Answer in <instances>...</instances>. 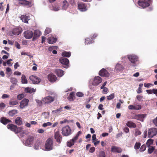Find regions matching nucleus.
I'll list each match as a JSON object with an SVG mask.
<instances>
[{
    "mask_svg": "<svg viewBox=\"0 0 157 157\" xmlns=\"http://www.w3.org/2000/svg\"><path fill=\"white\" fill-rule=\"evenodd\" d=\"M127 57L131 63L134 64L132 66H136V63L138 60V57L134 55H128Z\"/></svg>",
    "mask_w": 157,
    "mask_h": 157,
    "instance_id": "nucleus-7",
    "label": "nucleus"
},
{
    "mask_svg": "<svg viewBox=\"0 0 157 157\" xmlns=\"http://www.w3.org/2000/svg\"><path fill=\"white\" fill-rule=\"evenodd\" d=\"M141 145V144L140 142H136L135 145H134V148L135 149L137 150L139 149Z\"/></svg>",
    "mask_w": 157,
    "mask_h": 157,
    "instance_id": "nucleus-40",
    "label": "nucleus"
},
{
    "mask_svg": "<svg viewBox=\"0 0 157 157\" xmlns=\"http://www.w3.org/2000/svg\"><path fill=\"white\" fill-rule=\"evenodd\" d=\"M0 121L1 123L5 125L12 122L10 120L7 119L4 117L1 118Z\"/></svg>",
    "mask_w": 157,
    "mask_h": 157,
    "instance_id": "nucleus-21",
    "label": "nucleus"
},
{
    "mask_svg": "<svg viewBox=\"0 0 157 157\" xmlns=\"http://www.w3.org/2000/svg\"><path fill=\"white\" fill-rule=\"evenodd\" d=\"M95 150V148L94 147H91L89 150V152L90 153L94 152Z\"/></svg>",
    "mask_w": 157,
    "mask_h": 157,
    "instance_id": "nucleus-57",
    "label": "nucleus"
},
{
    "mask_svg": "<svg viewBox=\"0 0 157 157\" xmlns=\"http://www.w3.org/2000/svg\"><path fill=\"white\" fill-rule=\"evenodd\" d=\"M154 124L157 127V117L153 120Z\"/></svg>",
    "mask_w": 157,
    "mask_h": 157,
    "instance_id": "nucleus-62",
    "label": "nucleus"
},
{
    "mask_svg": "<svg viewBox=\"0 0 157 157\" xmlns=\"http://www.w3.org/2000/svg\"><path fill=\"white\" fill-rule=\"evenodd\" d=\"M18 3L19 4L23 6H30L31 5V2L26 0H18Z\"/></svg>",
    "mask_w": 157,
    "mask_h": 157,
    "instance_id": "nucleus-19",
    "label": "nucleus"
},
{
    "mask_svg": "<svg viewBox=\"0 0 157 157\" xmlns=\"http://www.w3.org/2000/svg\"><path fill=\"white\" fill-rule=\"evenodd\" d=\"M7 128L10 130L17 133L21 132L23 128L21 127H17V126L13 124H9L7 125Z\"/></svg>",
    "mask_w": 157,
    "mask_h": 157,
    "instance_id": "nucleus-1",
    "label": "nucleus"
},
{
    "mask_svg": "<svg viewBox=\"0 0 157 157\" xmlns=\"http://www.w3.org/2000/svg\"><path fill=\"white\" fill-rule=\"evenodd\" d=\"M143 98V97L142 96L138 95L136 96V98H137V99L139 101H141L142 100V99Z\"/></svg>",
    "mask_w": 157,
    "mask_h": 157,
    "instance_id": "nucleus-59",
    "label": "nucleus"
},
{
    "mask_svg": "<svg viewBox=\"0 0 157 157\" xmlns=\"http://www.w3.org/2000/svg\"><path fill=\"white\" fill-rule=\"evenodd\" d=\"M53 148V142L51 138H48L45 144V149L46 151H49Z\"/></svg>",
    "mask_w": 157,
    "mask_h": 157,
    "instance_id": "nucleus-3",
    "label": "nucleus"
},
{
    "mask_svg": "<svg viewBox=\"0 0 157 157\" xmlns=\"http://www.w3.org/2000/svg\"><path fill=\"white\" fill-rule=\"evenodd\" d=\"M22 31V29L21 27L16 28L13 29L12 31L13 34L15 35H18L21 34Z\"/></svg>",
    "mask_w": 157,
    "mask_h": 157,
    "instance_id": "nucleus-17",
    "label": "nucleus"
},
{
    "mask_svg": "<svg viewBox=\"0 0 157 157\" xmlns=\"http://www.w3.org/2000/svg\"><path fill=\"white\" fill-rule=\"evenodd\" d=\"M99 157H105V152L103 151H100L99 153Z\"/></svg>",
    "mask_w": 157,
    "mask_h": 157,
    "instance_id": "nucleus-50",
    "label": "nucleus"
},
{
    "mask_svg": "<svg viewBox=\"0 0 157 157\" xmlns=\"http://www.w3.org/2000/svg\"><path fill=\"white\" fill-rule=\"evenodd\" d=\"M12 59H10L8 60L7 62L6 63L8 64V65L9 66H12V64H11V61H12Z\"/></svg>",
    "mask_w": 157,
    "mask_h": 157,
    "instance_id": "nucleus-55",
    "label": "nucleus"
},
{
    "mask_svg": "<svg viewBox=\"0 0 157 157\" xmlns=\"http://www.w3.org/2000/svg\"><path fill=\"white\" fill-rule=\"evenodd\" d=\"M102 81V79L100 77L96 76L94 78L92 84L94 86H97L101 83Z\"/></svg>",
    "mask_w": 157,
    "mask_h": 157,
    "instance_id": "nucleus-11",
    "label": "nucleus"
},
{
    "mask_svg": "<svg viewBox=\"0 0 157 157\" xmlns=\"http://www.w3.org/2000/svg\"><path fill=\"white\" fill-rule=\"evenodd\" d=\"M153 86V84L148 83H144V87L147 88H149L150 87V86Z\"/></svg>",
    "mask_w": 157,
    "mask_h": 157,
    "instance_id": "nucleus-54",
    "label": "nucleus"
},
{
    "mask_svg": "<svg viewBox=\"0 0 157 157\" xmlns=\"http://www.w3.org/2000/svg\"><path fill=\"white\" fill-rule=\"evenodd\" d=\"M75 99V93L74 92H72L70 94L69 96L67 97V99L69 101H73Z\"/></svg>",
    "mask_w": 157,
    "mask_h": 157,
    "instance_id": "nucleus-30",
    "label": "nucleus"
},
{
    "mask_svg": "<svg viewBox=\"0 0 157 157\" xmlns=\"http://www.w3.org/2000/svg\"><path fill=\"white\" fill-rule=\"evenodd\" d=\"M98 36V35L95 33L93 35H91V38L92 40L94 39L95 37H96Z\"/></svg>",
    "mask_w": 157,
    "mask_h": 157,
    "instance_id": "nucleus-60",
    "label": "nucleus"
},
{
    "mask_svg": "<svg viewBox=\"0 0 157 157\" xmlns=\"http://www.w3.org/2000/svg\"><path fill=\"white\" fill-rule=\"evenodd\" d=\"M9 95L6 94H4L2 95V98L3 99H5V98H9Z\"/></svg>",
    "mask_w": 157,
    "mask_h": 157,
    "instance_id": "nucleus-58",
    "label": "nucleus"
},
{
    "mask_svg": "<svg viewBox=\"0 0 157 157\" xmlns=\"http://www.w3.org/2000/svg\"><path fill=\"white\" fill-rule=\"evenodd\" d=\"M123 66L121 64L118 63H117L115 68V71L117 72H118L122 71L124 69Z\"/></svg>",
    "mask_w": 157,
    "mask_h": 157,
    "instance_id": "nucleus-18",
    "label": "nucleus"
},
{
    "mask_svg": "<svg viewBox=\"0 0 157 157\" xmlns=\"http://www.w3.org/2000/svg\"><path fill=\"white\" fill-rule=\"evenodd\" d=\"M99 75L101 77H108L109 74L105 69L103 68L99 71Z\"/></svg>",
    "mask_w": 157,
    "mask_h": 157,
    "instance_id": "nucleus-13",
    "label": "nucleus"
},
{
    "mask_svg": "<svg viewBox=\"0 0 157 157\" xmlns=\"http://www.w3.org/2000/svg\"><path fill=\"white\" fill-rule=\"evenodd\" d=\"M18 104V102L17 100H14L13 99H11L9 102V104L13 106Z\"/></svg>",
    "mask_w": 157,
    "mask_h": 157,
    "instance_id": "nucleus-32",
    "label": "nucleus"
},
{
    "mask_svg": "<svg viewBox=\"0 0 157 157\" xmlns=\"http://www.w3.org/2000/svg\"><path fill=\"white\" fill-rule=\"evenodd\" d=\"M20 18L23 22L25 23H28L29 19H28V17L27 16L22 15L21 16Z\"/></svg>",
    "mask_w": 157,
    "mask_h": 157,
    "instance_id": "nucleus-27",
    "label": "nucleus"
},
{
    "mask_svg": "<svg viewBox=\"0 0 157 157\" xmlns=\"http://www.w3.org/2000/svg\"><path fill=\"white\" fill-rule=\"evenodd\" d=\"M111 151L114 152L121 153L122 151L121 149L118 147L113 146L111 148Z\"/></svg>",
    "mask_w": 157,
    "mask_h": 157,
    "instance_id": "nucleus-22",
    "label": "nucleus"
},
{
    "mask_svg": "<svg viewBox=\"0 0 157 157\" xmlns=\"http://www.w3.org/2000/svg\"><path fill=\"white\" fill-rule=\"evenodd\" d=\"M29 79L34 84H38L41 81V79L40 78L33 75L30 76L29 77Z\"/></svg>",
    "mask_w": 157,
    "mask_h": 157,
    "instance_id": "nucleus-12",
    "label": "nucleus"
},
{
    "mask_svg": "<svg viewBox=\"0 0 157 157\" xmlns=\"http://www.w3.org/2000/svg\"><path fill=\"white\" fill-rule=\"evenodd\" d=\"M29 100L26 98H24L20 102L19 105L21 109H23L28 105Z\"/></svg>",
    "mask_w": 157,
    "mask_h": 157,
    "instance_id": "nucleus-10",
    "label": "nucleus"
},
{
    "mask_svg": "<svg viewBox=\"0 0 157 157\" xmlns=\"http://www.w3.org/2000/svg\"><path fill=\"white\" fill-rule=\"evenodd\" d=\"M78 9L81 12H85L87 10L86 6L84 3L82 2L78 4Z\"/></svg>",
    "mask_w": 157,
    "mask_h": 157,
    "instance_id": "nucleus-14",
    "label": "nucleus"
},
{
    "mask_svg": "<svg viewBox=\"0 0 157 157\" xmlns=\"http://www.w3.org/2000/svg\"><path fill=\"white\" fill-rule=\"evenodd\" d=\"M25 97L24 94H20L18 95L17 96V98L19 100H21Z\"/></svg>",
    "mask_w": 157,
    "mask_h": 157,
    "instance_id": "nucleus-41",
    "label": "nucleus"
},
{
    "mask_svg": "<svg viewBox=\"0 0 157 157\" xmlns=\"http://www.w3.org/2000/svg\"><path fill=\"white\" fill-rule=\"evenodd\" d=\"M82 132L79 131L78 132L76 135L72 139L68 141L67 143V146L69 147H71L74 145L75 143L77 140L78 137L81 135Z\"/></svg>",
    "mask_w": 157,
    "mask_h": 157,
    "instance_id": "nucleus-2",
    "label": "nucleus"
},
{
    "mask_svg": "<svg viewBox=\"0 0 157 157\" xmlns=\"http://www.w3.org/2000/svg\"><path fill=\"white\" fill-rule=\"evenodd\" d=\"M43 114H44V117L45 119H48L49 117V113L44 112Z\"/></svg>",
    "mask_w": 157,
    "mask_h": 157,
    "instance_id": "nucleus-49",
    "label": "nucleus"
},
{
    "mask_svg": "<svg viewBox=\"0 0 157 157\" xmlns=\"http://www.w3.org/2000/svg\"><path fill=\"white\" fill-rule=\"evenodd\" d=\"M61 135H60L59 134V131H57L55 132L54 135V138H58Z\"/></svg>",
    "mask_w": 157,
    "mask_h": 157,
    "instance_id": "nucleus-48",
    "label": "nucleus"
},
{
    "mask_svg": "<svg viewBox=\"0 0 157 157\" xmlns=\"http://www.w3.org/2000/svg\"><path fill=\"white\" fill-rule=\"evenodd\" d=\"M157 134V128H152L149 129L147 136L149 138H152Z\"/></svg>",
    "mask_w": 157,
    "mask_h": 157,
    "instance_id": "nucleus-5",
    "label": "nucleus"
},
{
    "mask_svg": "<svg viewBox=\"0 0 157 157\" xmlns=\"http://www.w3.org/2000/svg\"><path fill=\"white\" fill-rule=\"evenodd\" d=\"M15 123L17 125H21L22 124V118L20 117H17L15 120Z\"/></svg>",
    "mask_w": 157,
    "mask_h": 157,
    "instance_id": "nucleus-26",
    "label": "nucleus"
},
{
    "mask_svg": "<svg viewBox=\"0 0 157 157\" xmlns=\"http://www.w3.org/2000/svg\"><path fill=\"white\" fill-rule=\"evenodd\" d=\"M24 35L26 39H30L33 36V33L32 31L28 30L24 32Z\"/></svg>",
    "mask_w": 157,
    "mask_h": 157,
    "instance_id": "nucleus-16",
    "label": "nucleus"
},
{
    "mask_svg": "<svg viewBox=\"0 0 157 157\" xmlns=\"http://www.w3.org/2000/svg\"><path fill=\"white\" fill-rule=\"evenodd\" d=\"M94 42V41L91 40L90 38H87L85 39V44H92Z\"/></svg>",
    "mask_w": 157,
    "mask_h": 157,
    "instance_id": "nucleus-36",
    "label": "nucleus"
},
{
    "mask_svg": "<svg viewBox=\"0 0 157 157\" xmlns=\"http://www.w3.org/2000/svg\"><path fill=\"white\" fill-rule=\"evenodd\" d=\"M62 55L63 57H65L68 58L71 56V53L70 52L64 51L62 52Z\"/></svg>",
    "mask_w": 157,
    "mask_h": 157,
    "instance_id": "nucleus-31",
    "label": "nucleus"
},
{
    "mask_svg": "<svg viewBox=\"0 0 157 157\" xmlns=\"http://www.w3.org/2000/svg\"><path fill=\"white\" fill-rule=\"evenodd\" d=\"M39 147V143L36 144L34 145V147L35 149H37Z\"/></svg>",
    "mask_w": 157,
    "mask_h": 157,
    "instance_id": "nucleus-63",
    "label": "nucleus"
},
{
    "mask_svg": "<svg viewBox=\"0 0 157 157\" xmlns=\"http://www.w3.org/2000/svg\"><path fill=\"white\" fill-rule=\"evenodd\" d=\"M52 124V123L50 122H48L47 123H44L42 126L43 127H46L48 126H50Z\"/></svg>",
    "mask_w": 157,
    "mask_h": 157,
    "instance_id": "nucleus-45",
    "label": "nucleus"
},
{
    "mask_svg": "<svg viewBox=\"0 0 157 157\" xmlns=\"http://www.w3.org/2000/svg\"><path fill=\"white\" fill-rule=\"evenodd\" d=\"M134 110H138L141 109V106L140 105H134Z\"/></svg>",
    "mask_w": 157,
    "mask_h": 157,
    "instance_id": "nucleus-51",
    "label": "nucleus"
},
{
    "mask_svg": "<svg viewBox=\"0 0 157 157\" xmlns=\"http://www.w3.org/2000/svg\"><path fill=\"white\" fill-rule=\"evenodd\" d=\"M34 90L33 89H31L29 88H27L25 89V90L26 91L27 93H31L34 92L33 91V90Z\"/></svg>",
    "mask_w": 157,
    "mask_h": 157,
    "instance_id": "nucleus-44",
    "label": "nucleus"
},
{
    "mask_svg": "<svg viewBox=\"0 0 157 157\" xmlns=\"http://www.w3.org/2000/svg\"><path fill=\"white\" fill-rule=\"evenodd\" d=\"M55 98L50 96H48L44 97L42 99V102L45 104H49L53 101Z\"/></svg>",
    "mask_w": 157,
    "mask_h": 157,
    "instance_id": "nucleus-9",
    "label": "nucleus"
},
{
    "mask_svg": "<svg viewBox=\"0 0 157 157\" xmlns=\"http://www.w3.org/2000/svg\"><path fill=\"white\" fill-rule=\"evenodd\" d=\"M34 138L32 136H29L26 140L27 143L29 144H31L33 141Z\"/></svg>",
    "mask_w": 157,
    "mask_h": 157,
    "instance_id": "nucleus-28",
    "label": "nucleus"
},
{
    "mask_svg": "<svg viewBox=\"0 0 157 157\" xmlns=\"http://www.w3.org/2000/svg\"><path fill=\"white\" fill-rule=\"evenodd\" d=\"M146 91L148 94H151L153 93V89L152 90H147Z\"/></svg>",
    "mask_w": 157,
    "mask_h": 157,
    "instance_id": "nucleus-61",
    "label": "nucleus"
},
{
    "mask_svg": "<svg viewBox=\"0 0 157 157\" xmlns=\"http://www.w3.org/2000/svg\"><path fill=\"white\" fill-rule=\"evenodd\" d=\"M48 80L52 82H55L57 79L56 75L52 73L48 75Z\"/></svg>",
    "mask_w": 157,
    "mask_h": 157,
    "instance_id": "nucleus-20",
    "label": "nucleus"
},
{
    "mask_svg": "<svg viewBox=\"0 0 157 157\" xmlns=\"http://www.w3.org/2000/svg\"><path fill=\"white\" fill-rule=\"evenodd\" d=\"M153 93L157 96V89H153Z\"/></svg>",
    "mask_w": 157,
    "mask_h": 157,
    "instance_id": "nucleus-64",
    "label": "nucleus"
},
{
    "mask_svg": "<svg viewBox=\"0 0 157 157\" xmlns=\"http://www.w3.org/2000/svg\"><path fill=\"white\" fill-rule=\"evenodd\" d=\"M154 148L153 147H151L148 149V152L149 154H151L154 151Z\"/></svg>",
    "mask_w": 157,
    "mask_h": 157,
    "instance_id": "nucleus-46",
    "label": "nucleus"
},
{
    "mask_svg": "<svg viewBox=\"0 0 157 157\" xmlns=\"http://www.w3.org/2000/svg\"><path fill=\"white\" fill-rule=\"evenodd\" d=\"M146 116L147 115L146 114H138L135 115L134 118H133V119L138 120L142 122H143L144 119L146 117Z\"/></svg>",
    "mask_w": 157,
    "mask_h": 157,
    "instance_id": "nucleus-15",
    "label": "nucleus"
},
{
    "mask_svg": "<svg viewBox=\"0 0 157 157\" xmlns=\"http://www.w3.org/2000/svg\"><path fill=\"white\" fill-rule=\"evenodd\" d=\"M109 92V90L108 89L105 87L102 91V93L103 94H106Z\"/></svg>",
    "mask_w": 157,
    "mask_h": 157,
    "instance_id": "nucleus-52",
    "label": "nucleus"
},
{
    "mask_svg": "<svg viewBox=\"0 0 157 157\" xmlns=\"http://www.w3.org/2000/svg\"><path fill=\"white\" fill-rule=\"evenodd\" d=\"M115 97V94L114 93H113L111 94H110L109 95L107 96V99L108 100H110L113 99Z\"/></svg>",
    "mask_w": 157,
    "mask_h": 157,
    "instance_id": "nucleus-39",
    "label": "nucleus"
},
{
    "mask_svg": "<svg viewBox=\"0 0 157 157\" xmlns=\"http://www.w3.org/2000/svg\"><path fill=\"white\" fill-rule=\"evenodd\" d=\"M10 81L13 85H17V84L18 82L17 80L15 78H10Z\"/></svg>",
    "mask_w": 157,
    "mask_h": 157,
    "instance_id": "nucleus-35",
    "label": "nucleus"
},
{
    "mask_svg": "<svg viewBox=\"0 0 157 157\" xmlns=\"http://www.w3.org/2000/svg\"><path fill=\"white\" fill-rule=\"evenodd\" d=\"M69 6V3L66 0H64L63 2L62 9L66 10Z\"/></svg>",
    "mask_w": 157,
    "mask_h": 157,
    "instance_id": "nucleus-25",
    "label": "nucleus"
},
{
    "mask_svg": "<svg viewBox=\"0 0 157 157\" xmlns=\"http://www.w3.org/2000/svg\"><path fill=\"white\" fill-rule=\"evenodd\" d=\"M55 72L58 76L61 77L63 75L64 72L60 69H56Z\"/></svg>",
    "mask_w": 157,
    "mask_h": 157,
    "instance_id": "nucleus-24",
    "label": "nucleus"
},
{
    "mask_svg": "<svg viewBox=\"0 0 157 157\" xmlns=\"http://www.w3.org/2000/svg\"><path fill=\"white\" fill-rule=\"evenodd\" d=\"M17 113V110L13 109L11 110L8 113V114L10 116H13L15 114Z\"/></svg>",
    "mask_w": 157,
    "mask_h": 157,
    "instance_id": "nucleus-33",
    "label": "nucleus"
},
{
    "mask_svg": "<svg viewBox=\"0 0 157 157\" xmlns=\"http://www.w3.org/2000/svg\"><path fill=\"white\" fill-rule=\"evenodd\" d=\"M15 46L18 49H20L21 48V47L19 44L17 42L15 41Z\"/></svg>",
    "mask_w": 157,
    "mask_h": 157,
    "instance_id": "nucleus-56",
    "label": "nucleus"
},
{
    "mask_svg": "<svg viewBox=\"0 0 157 157\" xmlns=\"http://www.w3.org/2000/svg\"><path fill=\"white\" fill-rule=\"evenodd\" d=\"M150 0H139L138 4L139 6L144 8L149 6L150 5L149 2Z\"/></svg>",
    "mask_w": 157,
    "mask_h": 157,
    "instance_id": "nucleus-6",
    "label": "nucleus"
},
{
    "mask_svg": "<svg viewBox=\"0 0 157 157\" xmlns=\"http://www.w3.org/2000/svg\"><path fill=\"white\" fill-rule=\"evenodd\" d=\"M146 149V146L144 144H143L141 146V147L140 148V151L142 152L144 151Z\"/></svg>",
    "mask_w": 157,
    "mask_h": 157,
    "instance_id": "nucleus-42",
    "label": "nucleus"
},
{
    "mask_svg": "<svg viewBox=\"0 0 157 157\" xmlns=\"http://www.w3.org/2000/svg\"><path fill=\"white\" fill-rule=\"evenodd\" d=\"M21 82L23 84H26L28 82L26 78V77L25 76L23 75H22V76L21 77Z\"/></svg>",
    "mask_w": 157,
    "mask_h": 157,
    "instance_id": "nucleus-37",
    "label": "nucleus"
},
{
    "mask_svg": "<svg viewBox=\"0 0 157 157\" xmlns=\"http://www.w3.org/2000/svg\"><path fill=\"white\" fill-rule=\"evenodd\" d=\"M71 129L70 127L67 125L63 128L62 129V134L65 136H67L71 134Z\"/></svg>",
    "mask_w": 157,
    "mask_h": 157,
    "instance_id": "nucleus-4",
    "label": "nucleus"
},
{
    "mask_svg": "<svg viewBox=\"0 0 157 157\" xmlns=\"http://www.w3.org/2000/svg\"><path fill=\"white\" fill-rule=\"evenodd\" d=\"M153 143V140L151 139H148L146 143L147 146L149 147L151 145H152Z\"/></svg>",
    "mask_w": 157,
    "mask_h": 157,
    "instance_id": "nucleus-38",
    "label": "nucleus"
},
{
    "mask_svg": "<svg viewBox=\"0 0 157 157\" xmlns=\"http://www.w3.org/2000/svg\"><path fill=\"white\" fill-rule=\"evenodd\" d=\"M40 32L39 30H36L34 32V36L33 39V40L34 41L36 39L39 37L40 36Z\"/></svg>",
    "mask_w": 157,
    "mask_h": 157,
    "instance_id": "nucleus-23",
    "label": "nucleus"
},
{
    "mask_svg": "<svg viewBox=\"0 0 157 157\" xmlns=\"http://www.w3.org/2000/svg\"><path fill=\"white\" fill-rule=\"evenodd\" d=\"M84 94L81 92H78L76 94V95L78 97H81L83 96Z\"/></svg>",
    "mask_w": 157,
    "mask_h": 157,
    "instance_id": "nucleus-53",
    "label": "nucleus"
},
{
    "mask_svg": "<svg viewBox=\"0 0 157 157\" xmlns=\"http://www.w3.org/2000/svg\"><path fill=\"white\" fill-rule=\"evenodd\" d=\"M59 62L63 65V67L64 68H68L69 62L68 59L65 57H61L59 58Z\"/></svg>",
    "mask_w": 157,
    "mask_h": 157,
    "instance_id": "nucleus-8",
    "label": "nucleus"
},
{
    "mask_svg": "<svg viewBox=\"0 0 157 157\" xmlns=\"http://www.w3.org/2000/svg\"><path fill=\"white\" fill-rule=\"evenodd\" d=\"M51 31V29L49 28H47L45 30V33L46 35L49 34Z\"/></svg>",
    "mask_w": 157,
    "mask_h": 157,
    "instance_id": "nucleus-47",
    "label": "nucleus"
},
{
    "mask_svg": "<svg viewBox=\"0 0 157 157\" xmlns=\"http://www.w3.org/2000/svg\"><path fill=\"white\" fill-rule=\"evenodd\" d=\"M57 40L56 38L53 37H50L48 39V43L50 44H52L55 43Z\"/></svg>",
    "mask_w": 157,
    "mask_h": 157,
    "instance_id": "nucleus-34",
    "label": "nucleus"
},
{
    "mask_svg": "<svg viewBox=\"0 0 157 157\" xmlns=\"http://www.w3.org/2000/svg\"><path fill=\"white\" fill-rule=\"evenodd\" d=\"M126 125L128 127L130 128H135L136 127V125L135 123L130 121H128L126 123Z\"/></svg>",
    "mask_w": 157,
    "mask_h": 157,
    "instance_id": "nucleus-29",
    "label": "nucleus"
},
{
    "mask_svg": "<svg viewBox=\"0 0 157 157\" xmlns=\"http://www.w3.org/2000/svg\"><path fill=\"white\" fill-rule=\"evenodd\" d=\"M56 140V142L59 143H60L62 142V136H61L59 137H58V138H56L55 139Z\"/></svg>",
    "mask_w": 157,
    "mask_h": 157,
    "instance_id": "nucleus-43",
    "label": "nucleus"
}]
</instances>
